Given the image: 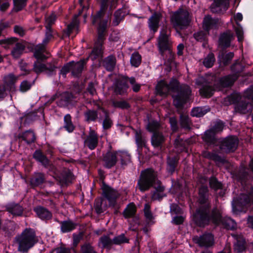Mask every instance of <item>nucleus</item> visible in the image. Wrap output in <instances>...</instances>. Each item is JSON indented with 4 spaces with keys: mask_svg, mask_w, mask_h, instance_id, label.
<instances>
[{
    "mask_svg": "<svg viewBox=\"0 0 253 253\" xmlns=\"http://www.w3.org/2000/svg\"><path fill=\"white\" fill-rule=\"evenodd\" d=\"M157 93L161 95H167L170 91L175 92L177 91L176 94H173V103L177 108H181L187 100L191 93L190 87L184 85L178 88V83L177 80H172L169 84L164 81L158 83L156 86Z\"/></svg>",
    "mask_w": 253,
    "mask_h": 253,
    "instance_id": "f257e3e1",
    "label": "nucleus"
},
{
    "mask_svg": "<svg viewBox=\"0 0 253 253\" xmlns=\"http://www.w3.org/2000/svg\"><path fill=\"white\" fill-rule=\"evenodd\" d=\"M156 173L152 169H147L141 172L138 182V187L141 191L148 190L151 186L155 189L152 196L153 200H159L166 196L164 192V187L157 180Z\"/></svg>",
    "mask_w": 253,
    "mask_h": 253,
    "instance_id": "f03ea898",
    "label": "nucleus"
},
{
    "mask_svg": "<svg viewBox=\"0 0 253 253\" xmlns=\"http://www.w3.org/2000/svg\"><path fill=\"white\" fill-rule=\"evenodd\" d=\"M199 202L200 206L196 213L193 215V220L199 226L204 227L209 224V210L210 204L208 202V190L205 186H202L199 189Z\"/></svg>",
    "mask_w": 253,
    "mask_h": 253,
    "instance_id": "7ed1b4c3",
    "label": "nucleus"
},
{
    "mask_svg": "<svg viewBox=\"0 0 253 253\" xmlns=\"http://www.w3.org/2000/svg\"><path fill=\"white\" fill-rule=\"evenodd\" d=\"M15 241L18 245V251L26 253L38 242V239L35 230L27 228L15 237Z\"/></svg>",
    "mask_w": 253,
    "mask_h": 253,
    "instance_id": "20e7f679",
    "label": "nucleus"
},
{
    "mask_svg": "<svg viewBox=\"0 0 253 253\" xmlns=\"http://www.w3.org/2000/svg\"><path fill=\"white\" fill-rule=\"evenodd\" d=\"M169 31L167 27L162 29L158 38V44L163 58L170 63L172 61L174 55L170 49L171 41L169 38Z\"/></svg>",
    "mask_w": 253,
    "mask_h": 253,
    "instance_id": "39448f33",
    "label": "nucleus"
},
{
    "mask_svg": "<svg viewBox=\"0 0 253 253\" xmlns=\"http://www.w3.org/2000/svg\"><path fill=\"white\" fill-rule=\"evenodd\" d=\"M108 24V19L100 20L97 29V40H96V57L102 56L103 52V43L107 35Z\"/></svg>",
    "mask_w": 253,
    "mask_h": 253,
    "instance_id": "423d86ee",
    "label": "nucleus"
},
{
    "mask_svg": "<svg viewBox=\"0 0 253 253\" xmlns=\"http://www.w3.org/2000/svg\"><path fill=\"white\" fill-rule=\"evenodd\" d=\"M253 205V188L248 195L242 194L240 196L234 199L232 202V209L234 213L245 211L246 210Z\"/></svg>",
    "mask_w": 253,
    "mask_h": 253,
    "instance_id": "0eeeda50",
    "label": "nucleus"
},
{
    "mask_svg": "<svg viewBox=\"0 0 253 253\" xmlns=\"http://www.w3.org/2000/svg\"><path fill=\"white\" fill-rule=\"evenodd\" d=\"M211 221L216 225L222 224L228 229H234L236 227V222L230 217L223 218L221 211L214 209L212 210L211 215H209V222Z\"/></svg>",
    "mask_w": 253,
    "mask_h": 253,
    "instance_id": "6e6552de",
    "label": "nucleus"
},
{
    "mask_svg": "<svg viewBox=\"0 0 253 253\" xmlns=\"http://www.w3.org/2000/svg\"><path fill=\"white\" fill-rule=\"evenodd\" d=\"M171 21L175 28H183L190 23L189 13L186 9L179 8L172 15Z\"/></svg>",
    "mask_w": 253,
    "mask_h": 253,
    "instance_id": "1a4fd4ad",
    "label": "nucleus"
},
{
    "mask_svg": "<svg viewBox=\"0 0 253 253\" xmlns=\"http://www.w3.org/2000/svg\"><path fill=\"white\" fill-rule=\"evenodd\" d=\"M85 63L84 60H81L78 62H69L62 68L60 74L65 78L66 74L71 72L73 76L79 77L84 69Z\"/></svg>",
    "mask_w": 253,
    "mask_h": 253,
    "instance_id": "9d476101",
    "label": "nucleus"
},
{
    "mask_svg": "<svg viewBox=\"0 0 253 253\" xmlns=\"http://www.w3.org/2000/svg\"><path fill=\"white\" fill-rule=\"evenodd\" d=\"M0 45H3L4 48H7L8 45H14L11 55L15 58H18L25 48L22 43L17 42V38L13 37L0 40Z\"/></svg>",
    "mask_w": 253,
    "mask_h": 253,
    "instance_id": "9b49d317",
    "label": "nucleus"
},
{
    "mask_svg": "<svg viewBox=\"0 0 253 253\" xmlns=\"http://www.w3.org/2000/svg\"><path fill=\"white\" fill-rule=\"evenodd\" d=\"M98 175L100 180L102 181L101 187L104 196L109 200L116 199L118 196L117 192L106 185L103 180L104 178V172L101 169H99Z\"/></svg>",
    "mask_w": 253,
    "mask_h": 253,
    "instance_id": "f8f14e48",
    "label": "nucleus"
},
{
    "mask_svg": "<svg viewBox=\"0 0 253 253\" xmlns=\"http://www.w3.org/2000/svg\"><path fill=\"white\" fill-rule=\"evenodd\" d=\"M82 13V10H80L78 14L75 15L71 22V23L67 25V28L63 30V35L61 39H63L64 37H69L70 34L75 30L76 34L79 33L80 20L78 17Z\"/></svg>",
    "mask_w": 253,
    "mask_h": 253,
    "instance_id": "ddd939ff",
    "label": "nucleus"
},
{
    "mask_svg": "<svg viewBox=\"0 0 253 253\" xmlns=\"http://www.w3.org/2000/svg\"><path fill=\"white\" fill-rule=\"evenodd\" d=\"M238 140L236 137L229 136L222 142L221 149L226 152H233L237 148Z\"/></svg>",
    "mask_w": 253,
    "mask_h": 253,
    "instance_id": "4468645a",
    "label": "nucleus"
},
{
    "mask_svg": "<svg viewBox=\"0 0 253 253\" xmlns=\"http://www.w3.org/2000/svg\"><path fill=\"white\" fill-rule=\"evenodd\" d=\"M193 240L199 246L209 247L213 244V237L210 233L205 234L200 237L195 236Z\"/></svg>",
    "mask_w": 253,
    "mask_h": 253,
    "instance_id": "2eb2a0df",
    "label": "nucleus"
},
{
    "mask_svg": "<svg viewBox=\"0 0 253 253\" xmlns=\"http://www.w3.org/2000/svg\"><path fill=\"white\" fill-rule=\"evenodd\" d=\"M103 120V127L104 129H108L111 126L112 121L108 117L107 112L99 105L98 106L97 111H96V118Z\"/></svg>",
    "mask_w": 253,
    "mask_h": 253,
    "instance_id": "dca6fc26",
    "label": "nucleus"
},
{
    "mask_svg": "<svg viewBox=\"0 0 253 253\" xmlns=\"http://www.w3.org/2000/svg\"><path fill=\"white\" fill-rule=\"evenodd\" d=\"M117 151L108 152L103 157L104 166L107 168L114 166L118 160Z\"/></svg>",
    "mask_w": 253,
    "mask_h": 253,
    "instance_id": "f3484780",
    "label": "nucleus"
},
{
    "mask_svg": "<svg viewBox=\"0 0 253 253\" xmlns=\"http://www.w3.org/2000/svg\"><path fill=\"white\" fill-rule=\"evenodd\" d=\"M213 3L211 6V9L212 12H220L225 11L229 6L228 0H213Z\"/></svg>",
    "mask_w": 253,
    "mask_h": 253,
    "instance_id": "a211bd4d",
    "label": "nucleus"
},
{
    "mask_svg": "<svg viewBox=\"0 0 253 253\" xmlns=\"http://www.w3.org/2000/svg\"><path fill=\"white\" fill-rule=\"evenodd\" d=\"M161 14L159 13H155L153 14L149 19L148 25L150 29L153 31V33L157 31L159 28L160 20L161 18Z\"/></svg>",
    "mask_w": 253,
    "mask_h": 253,
    "instance_id": "6ab92c4d",
    "label": "nucleus"
},
{
    "mask_svg": "<svg viewBox=\"0 0 253 253\" xmlns=\"http://www.w3.org/2000/svg\"><path fill=\"white\" fill-rule=\"evenodd\" d=\"M233 39V34L231 31H227L220 35L219 39V43L221 46L228 47L230 45L231 41Z\"/></svg>",
    "mask_w": 253,
    "mask_h": 253,
    "instance_id": "aec40b11",
    "label": "nucleus"
},
{
    "mask_svg": "<svg viewBox=\"0 0 253 253\" xmlns=\"http://www.w3.org/2000/svg\"><path fill=\"white\" fill-rule=\"evenodd\" d=\"M5 208L7 211L15 216L21 215L23 211V209L21 206L14 203L7 204L6 205Z\"/></svg>",
    "mask_w": 253,
    "mask_h": 253,
    "instance_id": "412c9836",
    "label": "nucleus"
},
{
    "mask_svg": "<svg viewBox=\"0 0 253 253\" xmlns=\"http://www.w3.org/2000/svg\"><path fill=\"white\" fill-rule=\"evenodd\" d=\"M236 241L234 243V251L241 253L245 250V240L242 235H233Z\"/></svg>",
    "mask_w": 253,
    "mask_h": 253,
    "instance_id": "4be33fe9",
    "label": "nucleus"
},
{
    "mask_svg": "<svg viewBox=\"0 0 253 253\" xmlns=\"http://www.w3.org/2000/svg\"><path fill=\"white\" fill-rule=\"evenodd\" d=\"M235 109L237 112L246 114L252 111V106L251 103H249L248 101L242 100L237 104Z\"/></svg>",
    "mask_w": 253,
    "mask_h": 253,
    "instance_id": "5701e85b",
    "label": "nucleus"
},
{
    "mask_svg": "<svg viewBox=\"0 0 253 253\" xmlns=\"http://www.w3.org/2000/svg\"><path fill=\"white\" fill-rule=\"evenodd\" d=\"M38 216L44 220H48L52 217L51 213L46 209L42 207H38L34 209Z\"/></svg>",
    "mask_w": 253,
    "mask_h": 253,
    "instance_id": "b1692460",
    "label": "nucleus"
},
{
    "mask_svg": "<svg viewBox=\"0 0 253 253\" xmlns=\"http://www.w3.org/2000/svg\"><path fill=\"white\" fill-rule=\"evenodd\" d=\"M45 44L42 42V43L39 44L35 47L34 56L38 60H43L47 58V57L44 54L45 52Z\"/></svg>",
    "mask_w": 253,
    "mask_h": 253,
    "instance_id": "393cba45",
    "label": "nucleus"
},
{
    "mask_svg": "<svg viewBox=\"0 0 253 253\" xmlns=\"http://www.w3.org/2000/svg\"><path fill=\"white\" fill-rule=\"evenodd\" d=\"M18 77L15 76L13 74H9L5 76L3 78V86L6 87L7 89H11L13 88V85L16 82Z\"/></svg>",
    "mask_w": 253,
    "mask_h": 253,
    "instance_id": "a878e982",
    "label": "nucleus"
},
{
    "mask_svg": "<svg viewBox=\"0 0 253 253\" xmlns=\"http://www.w3.org/2000/svg\"><path fill=\"white\" fill-rule=\"evenodd\" d=\"M217 22L216 19H212L211 17L207 16L203 20V27L205 30L208 31L211 29L216 28Z\"/></svg>",
    "mask_w": 253,
    "mask_h": 253,
    "instance_id": "bb28decb",
    "label": "nucleus"
},
{
    "mask_svg": "<svg viewBox=\"0 0 253 253\" xmlns=\"http://www.w3.org/2000/svg\"><path fill=\"white\" fill-rule=\"evenodd\" d=\"M33 157L37 161L40 162L45 167H47L49 165V160L40 150H37L34 152L33 154Z\"/></svg>",
    "mask_w": 253,
    "mask_h": 253,
    "instance_id": "cd10ccee",
    "label": "nucleus"
},
{
    "mask_svg": "<svg viewBox=\"0 0 253 253\" xmlns=\"http://www.w3.org/2000/svg\"><path fill=\"white\" fill-rule=\"evenodd\" d=\"M116 59L115 56L110 55L103 61V65L108 71H113L115 67Z\"/></svg>",
    "mask_w": 253,
    "mask_h": 253,
    "instance_id": "c85d7f7f",
    "label": "nucleus"
},
{
    "mask_svg": "<svg viewBox=\"0 0 253 253\" xmlns=\"http://www.w3.org/2000/svg\"><path fill=\"white\" fill-rule=\"evenodd\" d=\"M165 140L161 133H154L151 137V143L155 147L161 146Z\"/></svg>",
    "mask_w": 253,
    "mask_h": 253,
    "instance_id": "c756f323",
    "label": "nucleus"
},
{
    "mask_svg": "<svg viewBox=\"0 0 253 253\" xmlns=\"http://www.w3.org/2000/svg\"><path fill=\"white\" fill-rule=\"evenodd\" d=\"M19 138H22V139L27 142V143H31L36 139V136L34 133L31 130H28L18 135Z\"/></svg>",
    "mask_w": 253,
    "mask_h": 253,
    "instance_id": "7c9ffc66",
    "label": "nucleus"
},
{
    "mask_svg": "<svg viewBox=\"0 0 253 253\" xmlns=\"http://www.w3.org/2000/svg\"><path fill=\"white\" fill-rule=\"evenodd\" d=\"M45 180L44 175L41 172L36 173L34 177L31 179V182L33 186H38L42 184Z\"/></svg>",
    "mask_w": 253,
    "mask_h": 253,
    "instance_id": "2f4dec72",
    "label": "nucleus"
},
{
    "mask_svg": "<svg viewBox=\"0 0 253 253\" xmlns=\"http://www.w3.org/2000/svg\"><path fill=\"white\" fill-rule=\"evenodd\" d=\"M236 79L237 77L236 76L230 75L221 79L220 84L222 87H227L231 85Z\"/></svg>",
    "mask_w": 253,
    "mask_h": 253,
    "instance_id": "473e14b6",
    "label": "nucleus"
},
{
    "mask_svg": "<svg viewBox=\"0 0 253 253\" xmlns=\"http://www.w3.org/2000/svg\"><path fill=\"white\" fill-rule=\"evenodd\" d=\"M61 229L63 232H68L75 228L76 224L71 221H64L61 223Z\"/></svg>",
    "mask_w": 253,
    "mask_h": 253,
    "instance_id": "72a5a7b5",
    "label": "nucleus"
},
{
    "mask_svg": "<svg viewBox=\"0 0 253 253\" xmlns=\"http://www.w3.org/2000/svg\"><path fill=\"white\" fill-rule=\"evenodd\" d=\"M136 212V207L133 203L129 204L125 209L123 214L125 218L133 216Z\"/></svg>",
    "mask_w": 253,
    "mask_h": 253,
    "instance_id": "f704fd0d",
    "label": "nucleus"
},
{
    "mask_svg": "<svg viewBox=\"0 0 253 253\" xmlns=\"http://www.w3.org/2000/svg\"><path fill=\"white\" fill-rule=\"evenodd\" d=\"M118 158H120L122 165H126L130 161V156L126 151H117Z\"/></svg>",
    "mask_w": 253,
    "mask_h": 253,
    "instance_id": "c9c22d12",
    "label": "nucleus"
},
{
    "mask_svg": "<svg viewBox=\"0 0 253 253\" xmlns=\"http://www.w3.org/2000/svg\"><path fill=\"white\" fill-rule=\"evenodd\" d=\"M84 143L90 149L95 148V133L93 130L90 132L89 135L84 141Z\"/></svg>",
    "mask_w": 253,
    "mask_h": 253,
    "instance_id": "e433bc0d",
    "label": "nucleus"
},
{
    "mask_svg": "<svg viewBox=\"0 0 253 253\" xmlns=\"http://www.w3.org/2000/svg\"><path fill=\"white\" fill-rule=\"evenodd\" d=\"M126 15V12L122 9H119L115 13V19L113 21L114 26H117L120 22L123 19Z\"/></svg>",
    "mask_w": 253,
    "mask_h": 253,
    "instance_id": "4c0bfd02",
    "label": "nucleus"
},
{
    "mask_svg": "<svg viewBox=\"0 0 253 253\" xmlns=\"http://www.w3.org/2000/svg\"><path fill=\"white\" fill-rule=\"evenodd\" d=\"M209 109L207 110L205 108L196 107L192 109L191 115L194 117H201L206 114Z\"/></svg>",
    "mask_w": 253,
    "mask_h": 253,
    "instance_id": "58836bf2",
    "label": "nucleus"
},
{
    "mask_svg": "<svg viewBox=\"0 0 253 253\" xmlns=\"http://www.w3.org/2000/svg\"><path fill=\"white\" fill-rule=\"evenodd\" d=\"M113 244V241L107 236H104L100 238L99 246L103 248H109Z\"/></svg>",
    "mask_w": 253,
    "mask_h": 253,
    "instance_id": "ea45409f",
    "label": "nucleus"
},
{
    "mask_svg": "<svg viewBox=\"0 0 253 253\" xmlns=\"http://www.w3.org/2000/svg\"><path fill=\"white\" fill-rule=\"evenodd\" d=\"M141 62V56L137 52H135L131 55L130 58L131 64L134 67H138Z\"/></svg>",
    "mask_w": 253,
    "mask_h": 253,
    "instance_id": "a19ab883",
    "label": "nucleus"
},
{
    "mask_svg": "<svg viewBox=\"0 0 253 253\" xmlns=\"http://www.w3.org/2000/svg\"><path fill=\"white\" fill-rule=\"evenodd\" d=\"M215 62V58L213 53H209L203 61L204 65L207 68H210L212 66Z\"/></svg>",
    "mask_w": 253,
    "mask_h": 253,
    "instance_id": "79ce46f5",
    "label": "nucleus"
},
{
    "mask_svg": "<svg viewBox=\"0 0 253 253\" xmlns=\"http://www.w3.org/2000/svg\"><path fill=\"white\" fill-rule=\"evenodd\" d=\"M46 30L45 33V38L43 40L44 44H47L53 37V30L51 27L48 26H45Z\"/></svg>",
    "mask_w": 253,
    "mask_h": 253,
    "instance_id": "37998d69",
    "label": "nucleus"
},
{
    "mask_svg": "<svg viewBox=\"0 0 253 253\" xmlns=\"http://www.w3.org/2000/svg\"><path fill=\"white\" fill-rule=\"evenodd\" d=\"M45 64L42 63L38 60L34 63L33 70L37 74H40L42 72H45Z\"/></svg>",
    "mask_w": 253,
    "mask_h": 253,
    "instance_id": "c03bdc74",
    "label": "nucleus"
},
{
    "mask_svg": "<svg viewBox=\"0 0 253 253\" xmlns=\"http://www.w3.org/2000/svg\"><path fill=\"white\" fill-rule=\"evenodd\" d=\"M214 90L211 86H205L200 90V92L202 96L210 97L213 94Z\"/></svg>",
    "mask_w": 253,
    "mask_h": 253,
    "instance_id": "a18cd8bd",
    "label": "nucleus"
},
{
    "mask_svg": "<svg viewBox=\"0 0 253 253\" xmlns=\"http://www.w3.org/2000/svg\"><path fill=\"white\" fill-rule=\"evenodd\" d=\"M160 127V124L157 121H151L150 122L147 126V128L150 132H153L154 133H159L158 130L159 129Z\"/></svg>",
    "mask_w": 253,
    "mask_h": 253,
    "instance_id": "49530a36",
    "label": "nucleus"
},
{
    "mask_svg": "<svg viewBox=\"0 0 253 253\" xmlns=\"http://www.w3.org/2000/svg\"><path fill=\"white\" fill-rule=\"evenodd\" d=\"M65 128L69 132H72L74 129V126L71 121V117L69 114L66 115L64 117Z\"/></svg>",
    "mask_w": 253,
    "mask_h": 253,
    "instance_id": "de8ad7c7",
    "label": "nucleus"
},
{
    "mask_svg": "<svg viewBox=\"0 0 253 253\" xmlns=\"http://www.w3.org/2000/svg\"><path fill=\"white\" fill-rule=\"evenodd\" d=\"M27 0H13L14 10L18 12L21 10L26 5Z\"/></svg>",
    "mask_w": 253,
    "mask_h": 253,
    "instance_id": "09e8293b",
    "label": "nucleus"
},
{
    "mask_svg": "<svg viewBox=\"0 0 253 253\" xmlns=\"http://www.w3.org/2000/svg\"><path fill=\"white\" fill-rule=\"evenodd\" d=\"M215 133V132L212 129L206 131L203 136L204 140L207 142H212L214 140Z\"/></svg>",
    "mask_w": 253,
    "mask_h": 253,
    "instance_id": "8fccbe9b",
    "label": "nucleus"
},
{
    "mask_svg": "<svg viewBox=\"0 0 253 253\" xmlns=\"http://www.w3.org/2000/svg\"><path fill=\"white\" fill-rule=\"evenodd\" d=\"M127 88L126 83H118L115 88V92L117 94H122L126 91Z\"/></svg>",
    "mask_w": 253,
    "mask_h": 253,
    "instance_id": "3c124183",
    "label": "nucleus"
},
{
    "mask_svg": "<svg viewBox=\"0 0 253 253\" xmlns=\"http://www.w3.org/2000/svg\"><path fill=\"white\" fill-rule=\"evenodd\" d=\"M144 215L147 220L151 221L154 217L150 210V206L148 204H146L144 209Z\"/></svg>",
    "mask_w": 253,
    "mask_h": 253,
    "instance_id": "603ef678",
    "label": "nucleus"
},
{
    "mask_svg": "<svg viewBox=\"0 0 253 253\" xmlns=\"http://www.w3.org/2000/svg\"><path fill=\"white\" fill-rule=\"evenodd\" d=\"M56 19V15L54 13H52L48 16L45 17V26H48L49 27H51Z\"/></svg>",
    "mask_w": 253,
    "mask_h": 253,
    "instance_id": "864d4df0",
    "label": "nucleus"
},
{
    "mask_svg": "<svg viewBox=\"0 0 253 253\" xmlns=\"http://www.w3.org/2000/svg\"><path fill=\"white\" fill-rule=\"evenodd\" d=\"M109 0H101L100 10L97 13L98 17L102 16L108 8V2Z\"/></svg>",
    "mask_w": 253,
    "mask_h": 253,
    "instance_id": "5fc2aeb1",
    "label": "nucleus"
},
{
    "mask_svg": "<svg viewBox=\"0 0 253 253\" xmlns=\"http://www.w3.org/2000/svg\"><path fill=\"white\" fill-rule=\"evenodd\" d=\"M113 244L119 245L128 242V239L126 238L124 234H121L115 237L113 240Z\"/></svg>",
    "mask_w": 253,
    "mask_h": 253,
    "instance_id": "6e6d98bb",
    "label": "nucleus"
},
{
    "mask_svg": "<svg viewBox=\"0 0 253 253\" xmlns=\"http://www.w3.org/2000/svg\"><path fill=\"white\" fill-rule=\"evenodd\" d=\"M112 104L113 106L116 108L126 109L129 107L128 104L125 101H114Z\"/></svg>",
    "mask_w": 253,
    "mask_h": 253,
    "instance_id": "4d7b16f0",
    "label": "nucleus"
},
{
    "mask_svg": "<svg viewBox=\"0 0 253 253\" xmlns=\"http://www.w3.org/2000/svg\"><path fill=\"white\" fill-rule=\"evenodd\" d=\"M180 124L183 127L189 128L190 127V123L188 117L186 115L181 116Z\"/></svg>",
    "mask_w": 253,
    "mask_h": 253,
    "instance_id": "13d9d810",
    "label": "nucleus"
},
{
    "mask_svg": "<svg viewBox=\"0 0 253 253\" xmlns=\"http://www.w3.org/2000/svg\"><path fill=\"white\" fill-rule=\"evenodd\" d=\"M136 142L139 146H142L145 145V140L142 137L140 132L136 131L135 133Z\"/></svg>",
    "mask_w": 253,
    "mask_h": 253,
    "instance_id": "bf43d9fd",
    "label": "nucleus"
},
{
    "mask_svg": "<svg viewBox=\"0 0 253 253\" xmlns=\"http://www.w3.org/2000/svg\"><path fill=\"white\" fill-rule=\"evenodd\" d=\"M176 161L175 158L169 159L168 161V169L171 172L174 170L175 167L176 165Z\"/></svg>",
    "mask_w": 253,
    "mask_h": 253,
    "instance_id": "052dcab7",
    "label": "nucleus"
},
{
    "mask_svg": "<svg viewBox=\"0 0 253 253\" xmlns=\"http://www.w3.org/2000/svg\"><path fill=\"white\" fill-rule=\"evenodd\" d=\"M85 120L87 122L93 121L95 120V112L93 110L87 111L85 114Z\"/></svg>",
    "mask_w": 253,
    "mask_h": 253,
    "instance_id": "680f3d73",
    "label": "nucleus"
},
{
    "mask_svg": "<svg viewBox=\"0 0 253 253\" xmlns=\"http://www.w3.org/2000/svg\"><path fill=\"white\" fill-rule=\"evenodd\" d=\"M31 87V84L27 81H23L20 85V90L22 92H26Z\"/></svg>",
    "mask_w": 253,
    "mask_h": 253,
    "instance_id": "e2e57ef3",
    "label": "nucleus"
},
{
    "mask_svg": "<svg viewBox=\"0 0 253 253\" xmlns=\"http://www.w3.org/2000/svg\"><path fill=\"white\" fill-rule=\"evenodd\" d=\"M210 185L211 188L215 190L219 189L221 187V184L214 178H212L210 180Z\"/></svg>",
    "mask_w": 253,
    "mask_h": 253,
    "instance_id": "0e129e2a",
    "label": "nucleus"
},
{
    "mask_svg": "<svg viewBox=\"0 0 253 253\" xmlns=\"http://www.w3.org/2000/svg\"><path fill=\"white\" fill-rule=\"evenodd\" d=\"M238 41L241 42L243 40V31L240 25H238V27L235 29Z\"/></svg>",
    "mask_w": 253,
    "mask_h": 253,
    "instance_id": "69168bd1",
    "label": "nucleus"
},
{
    "mask_svg": "<svg viewBox=\"0 0 253 253\" xmlns=\"http://www.w3.org/2000/svg\"><path fill=\"white\" fill-rule=\"evenodd\" d=\"M14 31L21 37L23 36L26 33V30L19 25H15L14 27Z\"/></svg>",
    "mask_w": 253,
    "mask_h": 253,
    "instance_id": "338daca9",
    "label": "nucleus"
},
{
    "mask_svg": "<svg viewBox=\"0 0 253 253\" xmlns=\"http://www.w3.org/2000/svg\"><path fill=\"white\" fill-rule=\"evenodd\" d=\"M195 39L198 41H203L206 39V35L203 31H200L195 33L194 35Z\"/></svg>",
    "mask_w": 253,
    "mask_h": 253,
    "instance_id": "774afa93",
    "label": "nucleus"
}]
</instances>
